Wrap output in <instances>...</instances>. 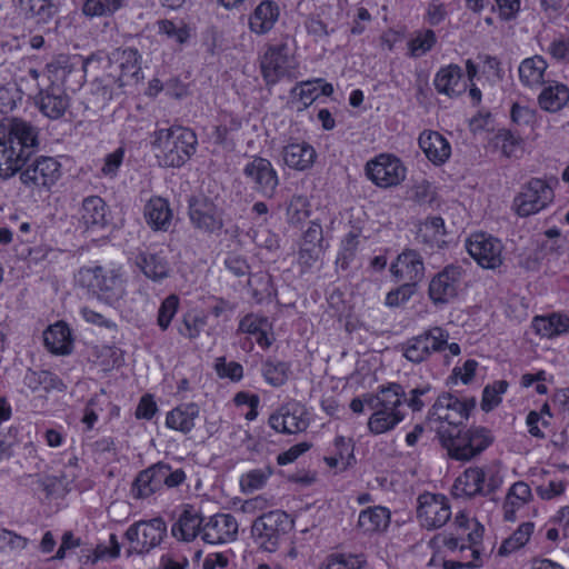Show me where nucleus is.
<instances>
[{"label":"nucleus","instance_id":"44","mask_svg":"<svg viewBox=\"0 0 569 569\" xmlns=\"http://www.w3.org/2000/svg\"><path fill=\"white\" fill-rule=\"evenodd\" d=\"M289 365L276 359H267L262 367V375L267 382L280 387L288 380Z\"/></svg>","mask_w":569,"mask_h":569},{"label":"nucleus","instance_id":"39","mask_svg":"<svg viewBox=\"0 0 569 569\" xmlns=\"http://www.w3.org/2000/svg\"><path fill=\"white\" fill-rule=\"evenodd\" d=\"M390 523V511L385 507H369L359 515L358 527L365 533L383 531Z\"/></svg>","mask_w":569,"mask_h":569},{"label":"nucleus","instance_id":"18","mask_svg":"<svg viewBox=\"0 0 569 569\" xmlns=\"http://www.w3.org/2000/svg\"><path fill=\"white\" fill-rule=\"evenodd\" d=\"M306 408L297 401L281 406L269 418L270 427L277 432L293 435L305 431L309 421L306 418Z\"/></svg>","mask_w":569,"mask_h":569},{"label":"nucleus","instance_id":"32","mask_svg":"<svg viewBox=\"0 0 569 569\" xmlns=\"http://www.w3.org/2000/svg\"><path fill=\"white\" fill-rule=\"evenodd\" d=\"M200 409L197 403H182L167 413L166 425L168 428L189 433L196 425Z\"/></svg>","mask_w":569,"mask_h":569},{"label":"nucleus","instance_id":"63","mask_svg":"<svg viewBox=\"0 0 569 569\" xmlns=\"http://www.w3.org/2000/svg\"><path fill=\"white\" fill-rule=\"evenodd\" d=\"M157 411V403L151 395H144L139 401L136 409V417L138 419H151Z\"/></svg>","mask_w":569,"mask_h":569},{"label":"nucleus","instance_id":"53","mask_svg":"<svg viewBox=\"0 0 569 569\" xmlns=\"http://www.w3.org/2000/svg\"><path fill=\"white\" fill-rule=\"evenodd\" d=\"M322 79L305 81L292 89V93L299 97L303 108L309 107L319 97V84Z\"/></svg>","mask_w":569,"mask_h":569},{"label":"nucleus","instance_id":"17","mask_svg":"<svg viewBox=\"0 0 569 569\" xmlns=\"http://www.w3.org/2000/svg\"><path fill=\"white\" fill-rule=\"evenodd\" d=\"M367 176L381 188L398 186L406 177L401 161L390 154H380L367 163Z\"/></svg>","mask_w":569,"mask_h":569},{"label":"nucleus","instance_id":"54","mask_svg":"<svg viewBox=\"0 0 569 569\" xmlns=\"http://www.w3.org/2000/svg\"><path fill=\"white\" fill-rule=\"evenodd\" d=\"M569 247L566 239H551L543 241L541 251L548 261H557L568 253Z\"/></svg>","mask_w":569,"mask_h":569},{"label":"nucleus","instance_id":"30","mask_svg":"<svg viewBox=\"0 0 569 569\" xmlns=\"http://www.w3.org/2000/svg\"><path fill=\"white\" fill-rule=\"evenodd\" d=\"M282 158L289 168L303 171L313 166L317 152L311 144L305 141L292 142L283 147Z\"/></svg>","mask_w":569,"mask_h":569},{"label":"nucleus","instance_id":"28","mask_svg":"<svg viewBox=\"0 0 569 569\" xmlns=\"http://www.w3.org/2000/svg\"><path fill=\"white\" fill-rule=\"evenodd\" d=\"M322 228L319 223L312 222L303 232L302 243L299 252V261L306 267H311L323 251Z\"/></svg>","mask_w":569,"mask_h":569},{"label":"nucleus","instance_id":"26","mask_svg":"<svg viewBox=\"0 0 569 569\" xmlns=\"http://www.w3.org/2000/svg\"><path fill=\"white\" fill-rule=\"evenodd\" d=\"M204 518L193 506H186L178 521L172 526L171 533L183 541H192L198 535H202Z\"/></svg>","mask_w":569,"mask_h":569},{"label":"nucleus","instance_id":"33","mask_svg":"<svg viewBox=\"0 0 569 569\" xmlns=\"http://www.w3.org/2000/svg\"><path fill=\"white\" fill-rule=\"evenodd\" d=\"M279 18V7L270 0L259 3L249 18V28L257 34L269 32Z\"/></svg>","mask_w":569,"mask_h":569},{"label":"nucleus","instance_id":"29","mask_svg":"<svg viewBox=\"0 0 569 569\" xmlns=\"http://www.w3.org/2000/svg\"><path fill=\"white\" fill-rule=\"evenodd\" d=\"M452 490L457 497L485 496V470L469 467L456 479Z\"/></svg>","mask_w":569,"mask_h":569},{"label":"nucleus","instance_id":"55","mask_svg":"<svg viewBox=\"0 0 569 569\" xmlns=\"http://www.w3.org/2000/svg\"><path fill=\"white\" fill-rule=\"evenodd\" d=\"M417 286L402 282L397 289L388 292L386 297V305L389 307H399L407 302L416 292Z\"/></svg>","mask_w":569,"mask_h":569},{"label":"nucleus","instance_id":"4","mask_svg":"<svg viewBox=\"0 0 569 569\" xmlns=\"http://www.w3.org/2000/svg\"><path fill=\"white\" fill-rule=\"evenodd\" d=\"M475 407V398L459 399L452 393L443 392L429 409L426 426L438 437L443 430L450 431L463 426Z\"/></svg>","mask_w":569,"mask_h":569},{"label":"nucleus","instance_id":"8","mask_svg":"<svg viewBox=\"0 0 569 569\" xmlns=\"http://www.w3.org/2000/svg\"><path fill=\"white\" fill-rule=\"evenodd\" d=\"M186 479L182 469H172L168 463L158 462L139 472L132 486L136 498H148L163 487L174 488Z\"/></svg>","mask_w":569,"mask_h":569},{"label":"nucleus","instance_id":"2","mask_svg":"<svg viewBox=\"0 0 569 569\" xmlns=\"http://www.w3.org/2000/svg\"><path fill=\"white\" fill-rule=\"evenodd\" d=\"M405 401V389L396 382L379 387L376 393H367L366 405L372 410L368 420L369 431L381 435L392 430L405 418L400 410Z\"/></svg>","mask_w":569,"mask_h":569},{"label":"nucleus","instance_id":"10","mask_svg":"<svg viewBox=\"0 0 569 569\" xmlns=\"http://www.w3.org/2000/svg\"><path fill=\"white\" fill-rule=\"evenodd\" d=\"M448 339L449 333L441 327L430 328L421 335L408 339L402 345V355L413 363H421L433 352L443 350Z\"/></svg>","mask_w":569,"mask_h":569},{"label":"nucleus","instance_id":"21","mask_svg":"<svg viewBox=\"0 0 569 569\" xmlns=\"http://www.w3.org/2000/svg\"><path fill=\"white\" fill-rule=\"evenodd\" d=\"M397 282L417 286L425 278V263L421 254L413 249H405L390 266Z\"/></svg>","mask_w":569,"mask_h":569},{"label":"nucleus","instance_id":"34","mask_svg":"<svg viewBox=\"0 0 569 569\" xmlns=\"http://www.w3.org/2000/svg\"><path fill=\"white\" fill-rule=\"evenodd\" d=\"M461 79V68L457 64H449L441 68L437 72L433 83L439 93L453 97L460 94L466 89V86L462 83Z\"/></svg>","mask_w":569,"mask_h":569},{"label":"nucleus","instance_id":"58","mask_svg":"<svg viewBox=\"0 0 569 569\" xmlns=\"http://www.w3.org/2000/svg\"><path fill=\"white\" fill-rule=\"evenodd\" d=\"M28 546V539L11 530L0 528V549L8 547L11 550H23Z\"/></svg>","mask_w":569,"mask_h":569},{"label":"nucleus","instance_id":"25","mask_svg":"<svg viewBox=\"0 0 569 569\" xmlns=\"http://www.w3.org/2000/svg\"><path fill=\"white\" fill-rule=\"evenodd\" d=\"M419 147L429 161L436 166L443 164L451 154V146L449 141L439 132L425 130L420 133Z\"/></svg>","mask_w":569,"mask_h":569},{"label":"nucleus","instance_id":"15","mask_svg":"<svg viewBox=\"0 0 569 569\" xmlns=\"http://www.w3.org/2000/svg\"><path fill=\"white\" fill-rule=\"evenodd\" d=\"M417 517L421 526L428 530L445 526L451 517L447 498L430 492L420 495L418 497Z\"/></svg>","mask_w":569,"mask_h":569},{"label":"nucleus","instance_id":"46","mask_svg":"<svg viewBox=\"0 0 569 569\" xmlns=\"http://www.w3.org/2000/svg\"><path fill=\"white\" fill-rule=\"evenodd\" d=\"M126 0H86L82 11L88 17L110 16L124 6Z\"/></svg>","mask_w":569,"mask_h":569},{"label":"nucleus","instance_id":"7","mask_svg":"<svg viewBox=\"0 0 569 569\" xmlns=\"http://www.w3.org/2000/svg\"><path fill=\"white\" fill-rule=\"evenodd\" d=\"M292 528L293 520L289 515L277 509L258 517L251 526V535L259 548L274 552Z\"/></svg>","mask_w":569,"mask_h":569},{"label":"nucleus","instance_id":"57","mask_svg":"<svg viewBox=\"0 0 569 569\" xmlns=\"http://www.w3.org/2000/svg\"><path fill=\"white\" fill-rule=\"evenodd\" d=\"M357 247L358 236L352 232L348 233L342 240L341 250L337 258V262H339L342 268H347L349 266L350 261L355 257Z\"/></svg>","mask_w":569,"mask_h":569},{"label":"nucleus","instance_id":"51","mask_svg":"<svg viewBox=\"0 0 569 569\" xmlns=\"http://www.w3.org/2000/svg\"><path fill=\"white\" fill-rule=\"evenodd\" d=\"M179 298L176 295L168 296L158 310L157 323L161 330H167L174 315L178 311Z\"/></svg>","mask_w":569,"mask_h":569},{"label":"nucleus","instance_id":"1","mask_svg":"<svg viewBox=\"0 0 569 569\" xmlns=\"http://www.w3.org/2000/svg\"><path fill=\"white\" fill-rule=\"evenodd\" d=\"M38 129L20 118L0 122V178L9 179L20 171L39 147Z\"/></svg>","mask_w":569,"mask_h":569},{"label":"nucleus","instance_id":"61","mask_svg":"<svg viewBox=\"0 0 569 569\" xmlns=\"http://www.w3.org/2000/svg\"><path fill=\"white\" fill-rule=\"evenodd\" d=\"M159 31L179 43L184 42L188 38V32L186 29L177 27L172 21L169 20L159 21Z\"/></svg>","mask_w":569,"mask_h":569},{"label":"nucleus","instance_id":"14","mask_svg":"<svg viewBox=\"0 0 569 569\" xmlns=\"http://www.w3.org/2000/svg\"><path fill=\"white\" fill-rule=\"evenodd\" d=\"M189 217L192 226L206 233L223 228L222 210L208 197H192L189 200Z\"/></svg>","mask_w":569,"mask_h":569},{"label":"nucleus","instance_id":"37","mask_svg":"<svg viewBox=\"0 0 569 569\" xmlns=\"http://www.w3.org/2000/svg\"><path fill=\"white\" fill-rule=\"evenodd\" d=\"M134 263L147 278L153 281L162 280L169 274L168 261L164 257L156 252H140L136 257Z\"/></svg>","mask_w":569,"mask_h":569},{"label":"nucleus","instance_id":"43","mask_svg":"<svg viewBox=\"0 0 569 569\" xmlns=\"http://www.w3.org/2000/svg\"><path fill=\"white\" fill-rule=\"evenodd\" d=\"M24 386L32 392L39 390L40 387H43L44 390L50 389H62L64 386L62 381L49 371H33L28 370L23 378Z\"/></svg>","mask_w":569,"mask_h":569},{"label":"nucleus","instance_id":"5","mask_svg":"<svg viewBox=\"0 0 569 569\" xmlns=\"http://www.w3.org/2000/svg\"><path fill=\"white\" fill-rule=\"evenodd\" d=\"M463 428L465 425L450 431L443 430L438 439L451 459L470 461L491 445L492 437L485 427Z\"/></svg>","mask_w":569,"mask_h":569},{"label":"nucleus","instance_id":"3","mask_svg":"<svg viewBox=\"0 0 569 569\" xmlns=\"http://www.w3.org/2000/svg\"><path fill=\"white\" fill-rule=\"evenodd\" d=\"M152 144L161 166L180 168L196 152L198 140L191 129L171 127L156 131Z\"/></svg>","mask_w":569,"mask_h":569},{"label":"nucleus","instance_id":"35","mask_svg":"<svg viewBox=\"0 0 569 569\" xmlns=\"http://www.w3.org/2000/svg\"><path fill=\"white\" fill-rule=\"evenodd\" d=\"M144 218L153 230L167 231L172 221L169 202L161 197L151 198L144 206Z\"/></svg>","mask_w":569,"mask_h":569},{"label":"nucleus","instance_id":"19","mask_svg":"<svg viewBox=\"0 0 569 569\" xmlns=\"http://www.w3.org/2000/svg\"><path fill=\"white\" fill-rule=\"evenodd\" d=\"M289 48L287 39L269 44L260 59L261 74L267 84L277 83L288 71Z\"/></svg>","mask_w":569,"mask_h":569},{"label":"nucleus","instance_id":"41","mask_svg":"<svg viewBox=\"0 0 569 569\" xmlns=\"http://www.w3.org/2000/svg\"><path fill=\"white\" fill-rule=\"evenodd\" d=\"M56 0H19V7L26 19L36 23H47L57 12Z\"/></svg>","mask_w":569,"mask_h":569},{"label":"nucleus","instance_id":"11","mask_svg":"<svg viewBox=\"0 0 569 569\" xmlns=\"http://www.w3.org/2000/svg\"><path fill=\"white\" fill-rule=\"evenodd\" d=\"M553 200L551 186L538 178L531 179L515 198L513 207L520 217H529L545 209Z\"/></svg>","mask_w":569,"mask_h":569},{"label":"nucleus","instance_id":"60","mask_svg":"<svg viewBox=\"0 0 569 569\" xmlns=\"http://www.w3.org/2000/svg\"><path fill=\"white\" fill-rule=\"evenodd\" d=\"M536 119V111L531 108L513 103L511 108V120L518 126H530Z\"/></svg>","mask_w":569,"mask_h":569},{"label":"nucleus","instance_id":"36","mask_svg":"<svg viewBox=\"0 0 569 569\" xmlns=\"http://www.w3.org/2000/svg\"><path fill=\"white\" fill-rule=\"evenodd\" d=\"M538 97L541 109L549 112L561 110L569 102V89L557 81H548Z\"/></svg>","mask_w":569,"mask_h":569},{"label":"nucleus","instance_id":"64","mask_svg":"<svg viewBox=\"0 0 569 569\" xmlns=\"http://www.w3.org/2000/svg\"><path fill=\"white\" fill-rule=\"evenodd\" d=\"M507 498H511L517 501V505L523 506L531 498V489L527 483L518 481L511 486Z\"/></svg>","mask_w":569,"mask_h":569},{"label":"nucleus","instance_id":"22","mask_svg":"<svg viewBox=\"0 0 569 569\" xmlns=\"http://www.w3.org/2000/svg\"><path fill=\"white\" fill-rule=\"evenodd\" d=\"M137 49H116L109 54L110 64H116L120 70L117 78L119 87L137 84L142 78Z\"/></svg>","mask_w":569,"mask_h":569},{"label":"nucleus","instance_id":"38","mask_svg":"<svg viewBox=\"0 0 569 569\" xmlns=\"http://www.w3.org/2000/svg\"><path fill=\"white\" fill-rule=\"evenodd\" d=\"M46 347L57 355H68L71 352L72 339L69 327L63 322H57L50 326L43 332Z\"/></svg>","mask_w":569,"mask_h":569},{"label":"nucleus","instance_id":"42","mask_svg":"<svg viewBox=\"0 0 569 569\" xmlns=\"http://www.w3.org/2000/svg\"><path fill=\"white\" fill-rule=\"evenodd\" d=\"M533 328L540 336L553 338L569 331V318L557 313L548 317H536Z\"/></svg>","mask_w":569,"mask_h":569},{"label":"nucleus","instance_id":"16","mask_svg":"<svg viewBox=\"0 0 569 569\" xmlns=\"http://www.w3.org/2000/svg\"><path fill=\"white\" fill-rule=\"evenodd\" d=\"M502 249L499 239L485 232L475 233L467 241L470 256L487 269H496L502 263Z\"/></svg>","mask_w":569,"mask_h":569},{"label":"nucleus","instance_id":"6","mask_svg":"<svg viewBox=\"0 0 569 569\" xmlns=\"http://www.w3.org/2000/svg\"><path fill=\"white\" fill-rule=\"evenodd\" d=\"M76 280L110 306L118 303L126 293L121 276L116 270H107L100 266L81 268Z\"/></svg>","mask_w":569,"mask_h":569},{"label":"nucleus","instance_id":"62","mask_svg":"<svg viewBox=\"0 0 569 569\" xmlns=\"http://www.w3.org/2000/svg\"><path fill=\"white\" fill-rule=\"evenodd\" d=\"M224 264L229 271H231L237 277H242L249 273V264L247 260L239 254H230Z\"/></svg>","mask_w":569,"mask_h":569},{"label":"nucleus","instance_id":"49","mask_svg":"<svg viewBox=\"0 0 569 569\" xmlns=\"http://www.w3.org/2000/svg\"><path fill=\"white\" fill-rule=\"evenodd\" d=\"M445 234V221L441 217L428 218L418 229L417 238L422 242H429Z\"/></svg>","mask_w":569,"mask_h":569},{"label":"nucleus","instance_id":"40","mask_svg":"<svg viewBox=\"0 0 569 569\" xmlns=\"http://www.w3.org/2000/svg\"><path fill=\"white\" fill-rule=\"evenodd\" d=\"M548 68L547 61L541 56L525 59L519 66V78L526 87H538L545 83L543 76Z\"/></svg>","mask_w":569,"mask_h":569},{"label":"nucleus","instance_id":"52","mask_svg":"<svg viewBox=\"0 0 569 569\" xmlns=\"http://www.w3.org/2000/svg\"><path fill=\"white\" fill-rule=\"evenodd\" d=\"M436 43V34L432 30L419 32L413 39L409 41L410 54L412 57H421Z\"/></svg>","mask_w":569,"mask_h":569},{"label":"nucleus","instance_id":"31","mask_svg":"<svg viewBox=\"0 0 569 569\" xmlns=\"http://www.w3.org/2000/svg\"><path fill=\"white\" fill-rule=\"evenodd\" d=\"M81 221L87 229H102L108 222V207L98 196H90L83 199L81 210Z\"/></svg>","mask_w":569,"mask_h":569},{"label":"nucleus","instance_id":"59","mask_svg":"<svg viewBox=\"0 0 569 569\" xmlns=\"http://www.w3.org/2000/svg\"><path fill=\"white\" fill-rule=\"evenodd\" d=\"M263 327H269L267 318L249 313L240 320L239 331L256 336Z\"/></svg>","mask_w":569,"mask_h":569},{"label":"nucleus","instance_id":"47","mask_svg":"<svg viewBox=\"0 0 569 569\" xmlns=\"http://www.w3.org/2000/svg\"><path fill=\"white\" fill-rule=\"evenodd\" d=\"M508 382L499 380L487 386L482 392L481 408L488 412L501 402L500 396L507 391Z\"/></svg>","mask_w":569,"mask_h":569},{"label":"nucleus","instance_id":"48","mask_svg":"<svg viewBox=\"0 0 569 569\" xmlns=\"http://www.w3.org/2000/svg\"><path fill=\"white\" fill-rule=\"evenodd\" d=\"M496 141L508 158L517 157L518 152L522 151V139L510 130H500L496 136Z\"/></svg>","mask_w":569,"mask_h":569},{"label":"nucleus","instance_id":"24","mask_svg":"<svg viewBox=\"0 0 569 569\" xmlns=\"http://www.w3.org/2000/svg\"><path fill=\"white\" fill-rule=\"evenodd\" d=\"M77 66L78 62L70 57L60 54L47 64V70L54 81H60L66 89L76 90L83 82L82 70Z\"/></svg>","mask_w":569,"mask_h":569},{"label":"nucleus","instance_id":"12","mask_svg":"<svg viewBox=\"0 0 569 569\" xmlns=\"http://www.w3.org/2000/svg\"><path fill=\"white\" fill-rule=\"evenodd\" d=\"M166 533L167 525L160 517L131 525L126 531V537L132 545L129 552L148 553L160 545Z\"/></svg>","mask_w":569,"mask_h":569},{"label":"nucleus","instance_id":"20","mask_svg":"<svg viewBox=\"0 0 569 569\" xmlns=\"http://www.w3.org/2000/svg\"><path fill=\"white\" fill-rule=\"evenodd\" d=\"M238 535V522L230 513H217L207 519L202 526L201 539L211 545L228 543Z\"/></svg>","mask_w":569,"mask_h":569},{"label":"nucleus","instance_id":"9","mask_svg":"<svg viewBox=\"0 0 569 569\" xmlns=\"http://www.w3.org/2000/svg\"><path fill=\"white\" fill-rule=\"evenodd\" d=\"M19 172L20 181L27 189L49 190L61 177V164L52 157L29 158Z\"/></svg>","mask_w":569,"mask_h":569},{"label":"nucleus","instance_id":"23","mask_svg":"<svg viewBox=\"0 0 569 569\" xmlns=\"http://www.w3.org/2000/svg\"><path fill=\"white\" fill-rule=\"evenodd\" d=\"M460 269L447 267L439 272L429 284V296L435 303H446L458 293Z\"/></svg>","mask_w":569,"mask_h":569},{"label":"nucleus","instance_id":"27","mask_svg":"<svg viewBox=\"0 0 569 569\" xmlns=\"http://www.w3.org/2000/svg\"><path fill=\"white\" fill-rule=\"evenodd\" d=\"M37 103L46 117L59 119L69 107V98L61 87L51 84L39 93Z\"/></svg>","mask_w":569,"mask_h":569},{"label":"nucleus","instance_id":"13","mask_svg":"<svg viewBox=\"0 0 569 569\" xmlns=\"http://www.w3.org/2000/svg\"><path fill=\"white\" fill-rule=\"evenodd\" d=\"M243 176L251 188L267 199L274 197L279 177L272 163L262 157H253L243 168Z\"/></svg>","mask_w":569,"mask_h":569},{"label":"nucleus","instance_id":"56","mask_svg":"<svg viewBox=\"0 0 569 569\" xmlns=\"http://www.w3.org/2000/svg\"><path fill=\"white\" fill-rule=\"evenodd\" d=\"M214 368L220 378L232 381H239L243 376L242 366L236 361L227 362L224 357L217 358Z\"/></svg>","mask_w":569,"mask_h":569},{"label":"nucleus","instance_id":"45","mask_svg":"<svg viewBox=\"0 0 569 569\" xmlns=\"http://www.w3.org/2000/svg\"><path fill=\"white\" fill-rule=\"evenodd\" d=\"M533 531L532 522H525L509 537L507 538L502 545L500 546L498 553L500 556H507L520 547L525 546V543L529 540L531 533Z\"/></svg>","mask_w":569,"mask_h":569},{"label":"nucleus","instance_id":"50","mask_svg":"<svg viewBox=\"0 0 569 569\" xmlns=\"http://www.w3.org/2000/svg\"><path fill=\"white\" fill-rule=\"evenodd\" d=\"M272 471L269 467L264 469H253L243 475L240 479V486L243 491H254L264 486Z\"/></svg>","mask_w":569,"mask_h":569}]
</instances>
